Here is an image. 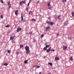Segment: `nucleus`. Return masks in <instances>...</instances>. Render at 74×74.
Returning a JSON list of instances; mask_svg holds the SVG:
<instances>
[{"instance_id": "nucleus-1", "label": "nucleus", "mask_w": 74, "mask_h": 74, "mask_svg": "<svg viewBox=\"0 0 74 74\" xmlns=\"http://www.w3.org/2000/svg\"><path fill=\"white\" fill-rule=\"evenodd\" d=\"M26 54H29L30 53V50L29 49V47L26 46L25 47Z\"/></svg>"}, {"instance_id": "nucleus-2", "label": "nucleus", "mask_w": 74, "mask_h": 74, "mask_svg": "<svg viewBox=\"0 0 74 74\" xmlns=\"http://www.w3.org/2000/svg\"><path fill=\"white\" fill-rule=\"evenodd\" d=\"M8 5H9L8 8L10 9L11 8V2H10V1H9L8 3Z\"/></svg>"}, {"instance_id": "nucleus-3", "label": "nucleus", "mask_w": 74, "mask_h": 74, "mask_svg": "<svg viewBox=\"0 0 74 74\" xmlns=\"http://www.w3.org/2000/svg\"><path fill=\"white\" fill-rule=\"evenodd\" d=\"M15 37V36H11L10 38V40H14Z\"/></svg>"}, {"instance_id": "nucleus-4", "label": "nucleus", "mask_w": 74, "mask_h": 74, "mask_svg": "<svg viewBox=\"0 0 74 74\" xmlns=\"http://www.w3.org/2000/svg\"><path fill=\"white\" fill-rule=\"evenodd\" d=\"M22 30V29L21 28H18L16 30V32H19L20 31H21V30Z\"/></svg>"}, {"instance_id": "nucleus-5", "label": "nucleus", "mask_w": 74, "mask_h": 74, "mask_svg": "<svg viewBox=\"0 0 74 74\" xmlns=\"http://www.w3.org/2000/svg\"><path fill=\"white\" fill-rule=\"evenodd\" d=\"M51 51V48H49L47 50V52H49Z\"/></svg>"}, {"instance_id": "nucleus-6", "label": "nucleus", "mask_w": 74, "mask_h": 74, "mask_svg": "<svg viewBox=\"0 0 74 74\" xmlns=\"http://www.w3.org/2000/svg\"><path fill=\"white\" fill-rule=\"evenodd\" d=\"M21 21H23V15L22 14L21 15Z\"/></svg>"}, {"instance_id": "nucleus-7", "label": "nucleus", "mask_w": 74, "mask_h": 74, "mask_svg": "<svg viewBox=\"0 0 74 74\" xmlns=\"http://www.w3.org/2000/svg\"><path fill=\"white\" fill-rule=\"evenodd\" d=\"M18 10H16L15 11V14L16 15H18Z\"/></svg>"}, {"instance_id": "nucleus-8", "label": "nucleus", "mask_w": 74, "mask_h": 74, "mask_svg": "<svg viewBox=\"0 0 74 74\" xmlns=\"http://www.w3.org/2000/svg\"><path fill=\"white\" fill-rule=\"evenodd\" d=\"M28 62V60H25L24 61V63L25 64H26L27 63H28L27 62Z\"/></svg>"}, {"instance_id": "nucleus-9", "label": "nucleus", "mask_w": 74, "mask_h": 74, "mask_svg": "<svg viewBox=\"0 0 74 74\" xmlns=\"http://www.w3.org/2000/svg\"><path fill=\"white\" fill-rule=\"evenodd\" d=\"M33 12L32 11H29V14L30 15V14H33Z\"/></svg>"}, {"instance_id": "nucleus-10", "label": "nucleus", "mask_w": 74, "mask_h": 74, "mask_svg": "<svg viewBox=\"0 0 74 74\" xmlns=\"http://www.w3.org/2000/svg\"><path fill=\"white\" fill-rule=\"evenodd\" d=\"M67 23H68V21L65 22L64 23V25H67Z\"/></svg>"}, {"instance_id": "nucleus-11", "label": "nucleus", "mask_w": 74, "mask_h": 74, "mask_svg": "<svg viewBox=\"0 0 74 74\" xmlns=\"http://www.w3.org/2000/svg\"><path fill=\"white\" fill-rule=\"evenodd\" d=\"M66 48H67L66 46H64L63 49V50H65V49H66Z\"/></svg>"}, {"instance_id": "nucleus-12", "label": "nucleus", "mask_w": 74, "mask_h": 74, "mask_svg": "<svg viewBox=\"0 0 74 74\" xmlns=\"http://www.w3.org/2000/svg\"><path fill=\"white\" fill-rule=\"evenodd\" d=\"M19 4L20 5H22V4H23V2H22V1H21L20 2Z\"/></svg>"}, {"instance_id": "nucleus-13", "label": "nucleus", "mask_w": 74, "mask_h": 74, "mask_svg": "<svg viewBox=\"0 0 74 74\" xmlns=\"http://www.w3.org/2000/svg\"><path fill=\"white\" fill-rule=\"evenodd\" d=\"M60 16H61V15L58 16V19H60Z\"/></svg>"}, {"instance_id": "nucleus-14", "label": "nucleus", "mask_w": 74, "mask_h": 74, "mask_svg": "<svg viewBox=\"0 0 74 74\" xmlns=\"http://www.w3.org/2000/svg\"><path fill=\"white\" fill-rule=\"evenodd\" d=\"M54 23L53 22H50V25H52L53 24H54V23Z\"/></svg>"}, {"instance_id": "nucleus-15", "label": "nucleus", "mask_w": 74, "mask_h": 74, "mask_svg": "<svg viewBox=\"0 0 74 74\" xmlns=\"http://www.w3.org/2000/svg\"><path fill=\"white\" fill-rule=\"evenodd\" d=\"M49 64V65H50V66H52V63H51V62H49L48 64Z\"/></svg>"}, {"instance_id": "nucleus-16", "label": "nucleus", "mask_w": 74, "mask_h": 74, "mask_svg": "<svg viewBox=\"0 0 74 74\" xmlns=\"http://www.w3.org/2000/svg\"><path fill=\"white\" fill-rule=\"evenodd\" d=\"M47 4H48V7L50 6V5H51V3H50L49 2H48L47 3Z\"/></svg>"}, {"instance_id": "nucleus-17", "label": "nucleus", "mask_w": 74, "mask_h": 74, "mask_svg": "<svg viewBox=\"0 0 74 74\" xmlns=\"http://www.w3.org/2000/svg\"><path fill=\"white\" fill-rule=\"evenodd\" d=\"M8 64L7 63H5L3 65L4 66H7V65H8Z\"/></svg>"}, {"instance_id": "nucleus-18", "label": "nucleus", "mask_w": 74, "mask_h": 74, "mask_svg": "<svg viewBox=\"0 0 74 74\" xmlns=\"http://www.w3.org/2000/svg\"><path fill=\"white\" fill-rule=\"evenodd\" d=\"M48 9H49V10H51V9L52 8V6H48Z\"/></svg>"}, {"instance_id": "nucleus-19", "label": "nucleus", "mask_w": 74, "mask_h": 74, "mask_svg": "<svg viewBox=\"0 0 74 74\" xmlns=\"http://www.w3.org/2000/svg\"><path fill=\"white\" fill-rule=\"evenodd\" d=\"M55 60H59V58L58 57H56L55 58Z\"/></svg>"}, {"instance_id": "nucleus-20", "label": "nucleus", "mask_w": 74, "mask_h": 74, "mask_svg": "<svg viewBox=\"0 0 74 74\" xmlns=\"http://www.w3.org/2000/svg\"><path fill=\"white\" fill-rule=\"evenodd\" d=\"M46 23L48 24H50V23H51V22H50L49 21H47Z\"/></svg>"}, {"instance_id": "nucleus-21", "label": "nucleus", "mask_w": 74, "mask_h": 74, "mask_svg": "<svg viewBox=\"0 0 74 74\" xmlns=\"http://www.w3.org/2000/svg\"><path fill=\"white\" fill-rule=\"evenodd\" d=\"M49 47V45H46V47L47 48H48Z\"/></svg>"}, {"instance_id": "nucleus-22", "label": "nucleus", "mask_w": 74, "mask_h": 74, "mask_svg": "<svg viewBox=\"0 0 74 74\" xmlns=\"http://www.w3.org/2000/svg\"><path fill=\"white\" fill-rule=\"evenodd\" d=\"M47 48L46 47H45L43 48V50H47Z\"/></svg>"}, {"instance_id": "nucleus-23", "label": "nucleus", "mask_w": 74, "mask_h": 74, "mask_svg": "<svg viewBox=\"0 0 74 74\" xmlns=\"http://www.w3.org/2000/svg\"><path fill=\"white\" fill-rule=\"evenodd\" d=\"M5 26L6 27H10V25H5Z\"/></svg>"}, {"instance_id": "nucleus-24", "label": "nucleus", "mask_w": 74, "mask_h": 74, "mask_svg": "<svg viewBox=\"0 0 74 74\" xmlns=\"http://www.w3.org/2000/svg\"><path fill=\"white\" fill-rule=\"evenodd\" d=\"M22 2L23 3H26V1L25 0H24V1H22Z\"/></svg>"}, {"instance_id": "nucleus-25", "label": "nucleus", "mask_w": 74, "mask_h": 74, "mask_svg": "<svg viewBox=\"0 0 74 74\" xmlns=\"http://www.w3.org/2000/svg\"><path fill=\"white\" fill-rule=\"evenodd\" d=\"M20 47L21 48V47H23V45H20Z\"/></svg>"}, {"instance_id": "nucleus-26", "label": "nucleus", "mask_w": 74, "mask_h": 74, "mask_svg": "<svg viewBox=\"0 0 74 74\" xmlns=\"http://www.w3.org/2000/svg\"><path fill=\"white\" fill-rule=\"evenodd\" d=\"M7 52H8V53H10L11 52V51H10V50H8L7 51Z\"/></svg>"}, {"instance_id": "nucleus-27", "label": "nucleus", "mask_w": 74, "mask_h": 74, "mask_svg": "<svg viewBox=\"0 0 74 74\" xmlns=\"http://www.w3.org/2000/svg\"><path fill=\"white\" fill-rule=\"evenodd\" d=\"M71 60H73V57H71L70 58Z\"/></svg>"}, {"instance_id": "nucleus-28", "label": "nucleus", "mask_w": 74, "mask_h": 74, "mask_svg": "<svg viewBox=\"0 0 74 74\" xmlns=\"http://www.w3.org/2000/svg\"><path fill=\"white\" fill-rule=\"evenodd\" d=\"M50 28L49 27H46V29L47 30H48V29H49Z\"/></svg>"}, {"instance_id": "nucleus-29", "label": "nucleus", "mask_w": 74, "mask_h": 74, "mask_svg": "<svg viewBox=\"0 0 74 74\" xmlns=\"http://www.w3.org/2000/svg\"><path fill=\"white\" fill-rule=\"evenodd\" d=\"M0 2H1V3H4V1H3V0H1L0 1Z\"/></svg>"}, {"instance_id": "nucleus-30", "label": "nucleus", "mask_w": 74, "mask_h": 74, "mask_svg": "<svg viewBox=\"0 0 74 74\" xmlns=\"http://www.w3.org/2000/svg\"><path fill=\"white\" fill-rule=\"evenodd\" d=\"M32 21H34V22H35V21H36V20L35 19H32Z\"/></svg>"}, {"instance_id": "nucleus-31", "label": "nucleus", "mask_w": 74, "mask_h": 74, "mask_svg": "<svg viewBox=\"0 0 74 74\" xmlns=\"http://www.w3.org/2000/svg\"><path fill=\"white\" fill-rule=\"evenodd\" d=\"M51 51H53V52L55 51V50L53 49H52V50H51Z\"/></svg>"}, {"instance_id": "nucleus-32", "label": "nucleus", "mask_w": 74, "mask_h": 74, "mask_svg": "<svg viewBox=\"0 0 74 74\" xmlns=\"http://www.w3.org/2000/svg\"><path fill=\"white\" fill-rule=\"evenodd\" d=\"M72 15L73 16H74V13H73V12H72Z\"/></svg>"}, {"instance_id": "nucleus-33", "label": "nucleus", "mask_w": 74, "mask_h": 74, "mask_svg": "<svg viewBox=\"0 0 74 74\" xmlns=\"http://www.w3.org/2000/svg\"><path fill=\"white\" fill-rule=\"evenodd\" d=\"M69 40H71V37H69Z\"/></svg>"}, {"instance_id": "nucleus-34", "label": "nucleus", "mask_w": 74, "mask_h": 74, "mask_svg": "<svg viewBox=\"0 0 74 74\" xmlns=\"http://www.w3.org/2000/svg\"><path fill=\"white\" fill-rule=\"evenodd\" d=\"M0 17L1 18H3V16L2 15H1Z\"/></svg>"}, {"instance_id": "nucleus-35", "label": "nucleus", "mask_w": 74, "mask_h": 74, "mask_svg": "<svg viewBox=\"0 0 74 74\" xmlns=\"http://www.w3.org/2000/svg\"><path fill=\"white\" fill-rule=\"evenodd\" d=\"M37 69H38V68H39V67H40V66H36Z\"/></svg>"}, {"instance_id": "nucleus-36", "label": "nucleus", "mask_w": 74, "mask_h": 74, "mask_svg": "<svg viewBox=\"0 0 74 74\" xmlns=\"http://www.w3.org/2000/svg\"><path fill=\"white\" fill-rule=\"evenodd\" d=\"M63 2H66V0H63Z\"/></svg>"}, {"instance_id": "nucleus-37", "label": "nucleus", "mask_w": 74, "mask_h": 74, "mask_svg": "<svg viewBox=\"0 0 74 74\" xmlns=\"http://www.w3.org/2000/svg\"><path fill=\"white\" fill-rule=\"evenodd\" d=\"M44 34H42L41 36V37H44Z\"/></svg>"}, {"instance_id": "nucleus-38", "label": "nucleus", "mask_w": 74, "mask_h": 74, "mask_svg": "<svg viewBox=\"0 0 74 74\" xmlns=\"http://www.w3.org/2000/svg\"><path fill=\"white\" fill-rule=\"evenodd\" d=\"M37 4H38V3H40V1H38L37 3H36Z\"/></svg>"}, {"instance_id": "nucleus-39", "label": "nucleus", "mask_w": 74, "mask_h": 74, "mask_svg": "<svg viewBox=\"0 0 74 74\" xmlns=\"http://www.w3.org/2000/svg\"><path fill=\"white\" fill-rule=\"evenodd\" d=\"M48 19H49V21H51V18L49 17Z\"/></svg>"}, {"instance_id": "nucleus-40", "label": "nucleus", "mask_w": 74, "mask_h": 74, "mask_svg": "<svg viewBox=\"0 0 74 74\" xmlns=\"http://www.w3.org/2000/svg\"><path fill=\"white\" fill-rule=\"evenodd\" d=\"M59 34H58L57 35V37H58L59 36Z\"/></svg>"}, {"instance_id": "nucleus-41", "label": "nucleus", "mask_w": 74, "mask_h": 74, "mask_svg": "<svg viewBox=\"0 0 74 74\" xmlns=\"http://www.w3.org/2000/svg\"><path fill=\"white\" fill-rule=\"evenodd\" d=\"M31 2V0H29V3H30Z\"/></svg>"}, {"instance_id": "nucleus-42", "label": "nucleus", "mask_w": 74, "mask_h": 74, "mask_svg": "<svg viewBox=\"0 0 74 74\" xmlns=\"http://www.w3.org/2000/svg\"><path fill=\"white\" fill-rule=\"evenodd\" d=\"M33 42H36V40H35V39L34 40Z\"/></svg>"}, {"instance_id": "nucleus-43", "label": "nucleus", "mask_w": 74, "mask_h": 74, "mask_svg": "<svg viewBox=\"0 0 74 74\" xmlns=\"http://www.w3.org/2000/svg\"><path fill=\"white\" fill-rule=\"evenodd\" d=\"M29 4H30V3H28L27 5V6H29Z\"/></svg>"}, {"instance_id": "nucleus-44", "label": "nucleus", "mask_w": 74, "mask_h": 74, "mask_svg": "<svg viewBox=\"0 0 74 74\" xmlns=\"http://www.w3.org/2000/svg\"><path fill=\"white\" fill-rule=\"evenodd\" d=\"M28 10V8H27H27L26 9V10Z\"/></svg>"}, {"instance_id": "nucleus-45", "label": "nucleus", "mask_w": 74, "mask_h": 74, "mask_svg": "<svg viewBox=\"0 0 74 74\" xmlns=\"http://www.w3.org/2000/svg\"><path fill=\"white\" fill-rule=\"evenodd\" d=\"M32 32H30V33H29V34H32Z\"/></svg>"}, {"instance_id": "nucleus-46", "label": "nucleus", "mask_w": 74, "mask_h": 74, "mask_svg": "<svg viewBox=\"0 0 74 74\" xmlns=\"http://www.w3.org/2000/svg\"><path fill=\"white\" fill-rule=\"evenodd\" d=\"M16 53L17 55H18V53H19V52H17Z\"/></svg>"}, {"instance_id": "nucleus-47", "label": "nucleus", "mask_w": 74, "mask_h": 74, "mask_svg": "<svg viewBox=\"0 0 74 74\" xmlns=\"http://www.w3.org/2000/svg\"><path fill=\"white\" fill-rule=\"evenodd\" d=\"M39 74H41V72H40L39 73Z\"/></svg>"}, {"instance_id": "nucleus-48", "label": "nucleus", "mask_w": 74, "mask_h": 74, "mask_svg": "<svg viewBox=\"0 0 74 74\" xmlns=\"http://www.w3.org/2000/svg\"><path fill=\"white\" fill-rule=\"evenodd\" d=\"M23 22H26V20H24Z\"/></svg>"}, {"instance_id": "nucleus-49", "label": "nucleus", "mask_w": 74, "mask_h": 74, "mask_svg": "<svg viewBox=\"0 0 74 74\" xmlns=\"http://www.w3.org/2000/svg\"><path fill=\"white\" fill-rule=\"evenodd\" d=\"M47 44H45V45H47Z\"/></svg>"}, {"instance_id": "nucleus-50", "label": "nucleus", "mask_w": 74, "mask_h": 74, "mask_svg": "<svg viewBox=\"0 0 74 74\" xmlns=\"http://www.w3.org/2000/svg\"><path fill=\"white\" fill-rule=\"evenodd\" d=\"M36 65H35L34 66V67H36Z\"/></svg>"}, {"instance_id": "nucleus-51", "label": "nucleus", "mask_w": 74, "mask_h": 74, "mask_svg": "<svg viewBox=\"0 0 74 74\" xmlns=\"http://www.w3.org/2000/svg\"><path fill=\"white\" fill-rule=\"evenodd\" d=\"M64 36V34L63 35V36Z\"/></svg>"}, {"instance_id": "nucleus-52", "label": "nucleus", "mask_w": 74, "mask_h": 74, "mask_svg": "<svg viewBox=\"0 0 74 74\" xmlns=\"http://www.w3.org/2000/svg\"><path fill=\"white\" fill-rule=\"evenodd\" d=\"M48 74H51V73H49Z\"/></svg>"}]
</instances>
